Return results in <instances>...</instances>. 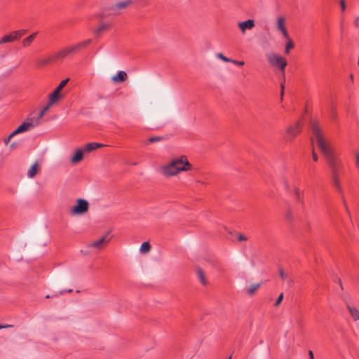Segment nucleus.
Instances as JSON below:
<instances>
[{
    "mask_svg": "<svg viewBox=\"0 0 359 359\" xmlns=\"http://www.w3.org/2000/svg\"><path fill=\"white\" fill-rule=\"evenodd\" d=\"M311 127L312 133L316 140L318 146L325 156L330 167L332 177H339V171L342 167L341 161L335 156L334 153L326 144L318 124L316 122H313Z\"/></svg>",
    "mask_w": 359,
    "mask_h": 359,
    "instance_id": "1",
    "label": "nucleus"
},
{
    "mask_svg": "<svg viewBox=\"0 0 359 359\" xmlns=\"http://www.w3.org/2000/svg\"><path fill=\"white\" fill-rule=\"evenodd\" d=\"M192 169L193 166L189 162L187 157L182 155L172 158L168 163L161 166L159 172L163 177L168 178L176 176L181 172L189 171Z\"/></svg>",
    "mask_w": 359,
    "mask_h": 359,
    "instance_id": "2",
    "label": "nucleus"
},
{
    "mask_svg": "<svg viewBox=\"0 0 359 359\" xmlns=\"http://www.w3.org/2000/svg\"><path fill=\"white\" fill-rule=\"evenodd\" d=\"M90 43H91V39H88V40L79 42L75 45L66 47L64 49H62L57 52L54 53L53 54L50 55L48 57H46V63L48 62H56L57 61L62 60L72 55L79 53L81 50L85 48Z\"/></svg>",
    "mask_w": 359,
    "mask_h": 359,
    "instance_id": "3",
    "label": "nucleus"
},
{
    "mask_svg": "<svg viewBox=\"0 0 359 359\" xmlns=\"http://www.w3.org/2000/svg\"><path fill=\"white\" fill-rule=\"evenodd\" d=\"M68 81L69 79L62 80L58 86L54 90V91L50 94L48 102L46 104V111L50 107L57 102L63 97L62 94L61 93V90L67 85Z\"/></svg>",
    "mask_w": 359,
    "mask_h": 359,
    "instance_id": "4",
    "label": "nucleus"
},
{
    "mask_svg": "<svg viewBox=\"0 0 359 359\" xmlns=\"http://www.w3.org/2000/svg\"><path fill=\"white\" fill-rule=\"evenodd\" d=\"M301 132L302 124L300 121H297L287 127L284 135V139L287 142H291L298 135L301 133Z\"/></svg>",
    "mask_w": 359,
    "mask_h": 359,
    "instance_id": "5",
    "label": "nucleus"
},
{
    "mask_svg": "<svg viewBox=\"0 0 359 359\" xmlns=\"http://www.w3.org/2000/svg\"><path fill=\"white\" fill-rule=\"evenodd\" d=\"M266 58L271 65L278 67L284 74L285 69L287 66V61L285 59L276 53H269L266 55Z\"/></svg>",
    "mask_w": 359,
    "mask_h": 359,
    "instance_id": "6",
    "label": "nucleus"
},
{
    "mask_svg": "<svg viewBox=\"0 0 359 359\" xmlns=\"http://www.w3.org/2000/svg\"><path fill=\"white\" fill-rule=\"evenodd\" d=\"M89 204L88 202L83 198H79L76 201V205L72 207L70 209V213L72 215H81L87 212L88 210Z\"/></svg>",
    "mask_w": 359,
    "mask_h": 359,
    "instance_id": "7",
    "label": "nucleus"
},
{
    "mask_svg": "<svg viewBox=\"0 0 359 359\" xmlns=\"http://www.w3.org/2000/svg\"><path fill=\"white\" fill-rule=\"evenodd\" d=\"M111 238L112 236H110V231H107L99 240L93 241L88 244V247L101 250L105 248V246L110 242Z\"/></svg>",
    "mask_w": 359,
    "mask_h": 359,
    "instance_id": "8",
    "label": "nucleus"
},
{
    "mask_svg": "<svg viewBox=\"0 0 359 359\" xmlns=\"http://www.w3.org/2000/svg\"><path fill=\"white\" fill-rule=\"evenodd\" d=\"M133 4L132 0H126L118 2L111 7L113 14H117L119 11L126 8Z\"/></svg>",
    "mask_w": 359,
    "mask_h": 359,
    "instance_id": "9",
    "label": "nucleus"
},
{
    "mask_svg": "<svg viewBox=\"0 0 359 359\" xmlns=\"http://www.w3.org/2000/svg\"><path fill=\"white\" fill-rule=\"evenodd\" d=\"M238 27L241 29L243 34H245L246 30H251L255 27V21L254 20L249 19L244 22H238Z\"/></svg>",
    "mask_w": 359,
    "mask_h": 359,
    "instance_id": "10",
    "label": "nucleus"
},
{
    "mask_svg": "<svg viewBox=\"0 0 359 359\" xmlns=\"http://www.w3.org/2000/svg\"><path fill=\"white\" fill-rule=\"evenodd\" d=\"M45 114V107L41 108L36 116H32L27 119L29 123L33 124V128L39 125L41 117Z\"/></svg>",
    "mask_w": 359,
    "mask_h": 359,
    "instance_id": "11",
    "label": "nucleus"
},
{
    "mask_svg": "<svg viewBox=\"0 0 359 359\" xmlns=\"http://www.w3.org/2000/svg\"><path fill=\"white\" fill-rule=\"evenodd\" d=\"M277 28L281 32L285 38L289 39V34L285 26V19L283 17H278L277 19Z\"/></svg>",
    "mask_w": 359,
    "mask_h": 359,
    "instance_id": "12",
    "label": "nucleus"
},
{
    "mask_svg": "<svg viewBox=\"0 0 359 359\" xmlns=\"http://www.w3.org/2000/svg\"><path fill=\"white\" fill-rule=\"evenodd\" d=\"M83 154H84V151H83V149H78L77 150H76L74 154L71 157L70 162L72 164H76V163H79L80 161H81L83 160Z\"/></svg>",
    "mask_w": 359,
    "mask_h": 359,
    "instance_id": "13",
    "label": "nucleus"
},
{
    "mask_svg": "<svg viewBox=\"0 0 359 359\" xmlns=\"http://www.w3.org/2000/svg\"><path fill=\"white\" fill-rule=\"evenodd\" d=\"M106 145L101 144V143L90 142L83 147V150L84 153L85 152L90 153L97 149H100V148L104 147Z\"/></svg>",
    "mask_w": 359,
    "mask_h": 359,
    "instance_id": "14",
    "label": "nucleus"
},
{
    "mask_svg": "<svg viewBox=\"0 0 359 359\" xmlns=\"http://www.w3.org/2000/svg\"><path fill=\"white\" fill-rule=\"evenodd\" d=\"M33 128V124L29 123L27 120L23 122L20 126H19L15 130V134L18 135L19 133H25L30 130Z\"/></svg>",
    "mask_w": 359,
    "mask_h": 359,
    "instance_id": "15",
    "label": "nucleus"
},
{
    "mask_svg": "<svg viewBox=\"0 0 359 359\" xmlns=\"http://www.w3.org/2000/svg\"><path fill=\"white\" fill-rule=\"evenodd\" d=\"M332 182L335 188L336 191L338 192V194L341 196L342 198H344V189L341 186V184L340 182V178L338 177H332ZM344 200V199H343ZM345 203V201H344Z\"/></svg>",
    "mask_w": 359,
    "mask_h": 359,
    "instance_id": "16",
    "label": "nucleus"
},
{
    "mask_svg": "<svg viewBox=\"0 0 359 359\" xmlns=\"http://www.w3.org/2000/svg\"><path fill=\"white\" fill-rule=\"evenodd\" d=\"M128 78L127 73L124 71H119L117 74L111 77V81L114 83H123Z\"/></svg>",
    "mask_w": 359,
    "mask_h": 359,
    "instance_id": "17",
    "label": "nucleus"
},
{
    "mask_svg": "<svg viewBox=\"0 0 359 359\" xmlns=\"http://www.w3.org/2000/svg\"><path fill=\"white\" fill-rule=\"evenodd\" d=\"M110 27L111 24L109 22H101L97 27L94 29V32L96 34H100V33L109 29Z\"/></svg>",
    "mask_w": 359,
    "mask_h": 359,
    "instance_id": "18",
    "label": "nucleus"
},
{
    "mask_svg": "<svg viewBox=\"0 0 359 359\" xmlns=\"http://www.w3.org/2000/svg\"><path fill=\"white\" fill-rule=\"evenodd\" d=\"M346 308H347L351 316L353 319V320L355 321V320H359V310L358 309H356L355 307L351 306L348 304L346 306Z\"/></svg>",
    "mask_w": 359,
    "mask_h": 359,
    "instance_id": "19",
    "label": "nucleus"
},
{
    "mask_svg": "<svg viewBox=\"0 0 359 359\" xmlns=\"http://www.w3.org/2000/svg\"><path fill=\"white\" fill-rule=\"evenodd\" d=\"M39 165L38 163H34L27 171V177L29 178H33L37 174L39 170Z\"/></svg>",
    "mask_w": 359,
    "mask_h": 359,
    "instance_id": "20",
    "label": "nucleus"
},
{
    "mask_svg": "<svg viewBox=\"0 0 359 359\" xmlns=\"http://www.w3.org/2000/svg\"><path fill=\"white\" fill-rule=\"evenodd\" d=\"M196 275H197V277H198V280H200L201 283L203 285H206L208 282H207L205 275V273L203 272V271L201 269L198 268L196 271Z\"/></svg>",
    "mask_w": 359,
    "mask_h": 359,
    "instance_id": "21",
    "label": "nucleus"
},
{
    "mask_svg": "<svg viewBox=\"0 0 359 359\" xmlns=\"http://www.w3.org/2000/svg\"><path fill=\"white\" fill-rule=\"evenodd\" d=\"M294 194L295 196L297 201L300 203H304L303 192L299 188H294Z\"/></svg>",
    "mask_w": 359,
    "mask_h": 359,
    "instance_id": "22",
    "label": "nucleus"
},
{
    "mask_svg": "<svg viewBox=\"0 0 359 359\" xmlns=\"http://www.w3.org/2000/svg\"><path fill=\"white\" fill-rule=\"evenodd\" d=\"M26 32H27V30H25V29H20V30L14 31L13 32H12L11 34L13 36V41H16V40L19 39Z\"/></svg>",
    "mask_w": 359,
    "mask_h": 359,
    "instance_id": "23",
    "label": "nucleus"
},
{
    "mask_svg": "<svg viewBox=\"0 0 359 359\" xmlns=\"http://www.w3.org/2000/svg\"><path fill=\"white\" fill-rule=\"evenodd\" d=\"M261 284L260 283H254L252 284L248 290L247 293L252 296L255 294V292L259 288Z\"/></svg>",
    "mask_w": 359,
    "mask_h": 359,
    "instance_id": "24",
    "label": "nucleus"
},
{
    "mask_svg": "<svg viewBox=\"0 0 359 359\" xmlns=\"http://www.w3.org/2000/svg\"><path fill=\"white\" fill-rule=\"evenodd\" d=\"M35 36H36V34H32L29 35L28 37L23 39L22 41V46L25 47L29 46L31 44V43L33 41V40L34 39Z\"/></svg>",
    "mask_w": 359,
    "mask_h": 359,
    "instance_id": "25",
    "label": "nucleus"
},
{
    "mask_svg": "<svg viewBox=\"0 0 359 359\" xmlns=\"http://www.w3.org/2000/svg\"><path fill=\"white\" fill-rule=\"evenodd\" d=\"M13 39L11 34L4 35L2 38L0 39V45L6 43L13 42Z\"/></svg>",
    "mask_w": 359,
    "mask_h": 359,
    "instance_id": "26",
    "label": "nucleus"
},
{
    "mask_svg": "<svg viewBox=\"0 0 359 359\" xmlns=\"http://www.w3.org/2000/svg\"><path fill=\"white\" fill-rule=\"evenodd\" d=\"M151 249V245L149 242H144L140 247V252L142 253H147Z\"/></svg>",
    "mask_w": 359,
    "mask_h": 359,
    "instance_id": "27",
    "label": "nucleus"
},
{
    "mask_svg": "<svg viewBox=\"0 0 359 359\" xmlns=\"http://www.w3.org/2000/svg\"><path fill=\"white\" fill-rule=\"evenodd\" d=\"M287 39L288 40V41L286 43L285 52L286 54H289L290 50L294 48V43L292 42V41L290 38Z\"/></svg>",
    "mask_w": 359,
    "mask_h": 359,
    "instance_id": "28",
    "label": "nucleus"
},
{
    "mask_svg": "<svg viewBox=\"0 0 359 359\" xmlns=\"http://www.w3.org/2000/svg\"><path fill=\"white\" fill-rule=\"evenodd\" d=\"M163 140V137L161 136H155V137H151L148 139L149 143H154L156 142H160Z\"/></svg>",
    "mask_w": 359,
    "mask_h": 359,
    "instance_id": "29",
    "label": "nucleus"
},
{
    "mask_svg": "<svg viewBox=\"0 0 359 359\" xmlns=\"http://www.w3.org/2000/svg\"><path fill=\"white\" fill-rule=\"evenodd\" d=\"M15 135H16V134H15L14 131L13 133H11L8 137H6L4 140V143L6 146L8 145V143L9 142L11 141V138L13 137H14Z\"/></svg>",
    "mask_w": 359,
    "mask_h": 359,
    "instance_id": "30",
    "label": "nucleus"
},
{
    "mask_svg": "<svg viewBox=\"0 0 359 359\" xmlns=\"http://www.w3.org/2000/svg\"><path fill=\"white\" fill-rule=\"evenodd\" d=\"M217 57L226 62H230V61H231V59L226 57L222 53H217Z\"/></svg>",
    "mask_w": 359,
    "mask_h": 359,
    "instance_id": "31",
    "label": "nucleus"
},
{
    "mask_svg": "<svg viewBox=\"0 0 359 359\" xmlns=\"http://www.w3.org/2000/svg\"><path fill=\"white\" fill-rule=\"evenodd\" d=\"M279 275H280L281 279L283 280H286L287 278V274L285 273V271L282 269H279Z\"/></svg>",
    "mask_w": 359,
    "mask_h": 359,
    "instance_id": "32",
    "label": "nucleus"
},
{
    "mask_svg": "<svg viewBox=\"0 0 359 359\" xmlns=\"http://www.w3.org/2000/svg\"><path fill=\"white\" fill-rule=\"evenodd\" d=\"M283 299V294L280 293L275 302V306H278L280 304V302H282Z\"/></svg>",
    "mask_w": 359,
    "mask_h": 359,
    "instance_id": "33",
    "label": "nucleus"
},
{
    "mask_svg": "<svg viewBox=\"0 0 359 359\" xmlns=\"http://www.w3.org/2000/svg\"><path fill=\"white\" fill-rule=\"evenodd\" d=\"M230 62H231L236 65H238V66H243L245 64L243 61H238V60H232V59H231V61H230Z\"/></svg>",
    "mask_w": 359,
    "mask_h": 359,
    "instance_id": "34",
    "label": "nucleus"
},
{
    "mask_svg": "<svg viewBox=\"0 0 359 359\" xmlns=\"http://www.w3.org/2000/svg\"><path fill=\"white\" fill-rule=\"evenodd\" d=\"M285 217L286 218L289 220V221H292V219H293V217H292V213L290 210H288L286 214H285Z\"/></svg>",
    "mask_w": 359,
    "mask_h": 359,
    "instance_id": "35",
    "label": "nucleus"
},
{
    "mask_svg": "<svg viewBox=\"0 0 359 359\" xmlns=\"http://www.w3.org/2000/svg\"><path fill=\"white\" fill-rule=\"evenodd\" d=\"M339 4L341 8L342 11H344L346 10V2L344 0H340Z\"/></svg>",
    "mask_w": 359,
    "mask_h": 359,
    "instance_id": "36",
    "label": "nucleus"
},
{
    "mask_svg": "<svg viewBox=\"0 0 359 359\" xmlns=\"http://www.w3.org/2000/svg\"><path fill=\"white\" fill-rule=\"evenodd\" d=\"M18 146V144L17 142H13L11 144H9L8 147L11 150L15 149Z\"/></svg>",
    "mask_w": 359,
    "mask_h": 359,
    "instance_id": "37",
    "label": "nucleus"
},
{
    "mask_svg": "<svg viewBox=\"0 0 359 359\" xmlns=\"http://www.w3.org/2000/svg\"><path fill=\"white\" fill-rule=\"evenodd\" d=\"M142 6H147L149 4L147 0H136Z\"/></svg>",
    "mask_w": 359,
    "mask_h": 359,
    "instance_id": "38",
    "label": "nucleus"
},
{
    "mask_svg": "<svg viewBox=\"0 0 359 359\" xmlns=\"http://www.w3.org/2000/svg\"><path fill=\"white\" fill-rule=\"evenodd\" d=\"M238 240L239 241H246L247 240V238L245 236L243 235V234H240L238 236Z\"/></svg>",
    "mask_w": 359,
    "mask_h": 359,
    "instance_id": "39",
    "label": "nucleus"
},
{
    "mask_svg": "<svg viewBox=\"0 0 359 359\" xmlns=\"http://www.w3.org/2000/svg\"><path fill=\"white\" fill-rule=\"evenodd\" d=\"M312 158L314 161H317L318 159V157L317 154L315 153L314 149L312 150Z\"/></svg>",
    "mask_w": 359,
    "mask_h": 359,
    "instance_id": "40",
    "label": "nucleus"
},
{
    "mask_svg": "<svg viewBox=\"0 0 359 359\" xmlns=\"http://www.w3.org/2000/svg\"><path fill=\"white\" fill-rule=\"evenodd\" d=\"M281 91H280V96H281V100L283 99V96L284 95V85L283 83H281Z\"/></svg>",
    "mask_w": 359,
    "mask_h": 359,
    "instance_id": "41",
    "label": "nucleus"
},
{
    "mask_svg": "<svg viewBox=\"0 0 359 359\" xmlns=\"http://www.w3.org/2000/svg\"><path fill=\"white\" fill-rule=\"evenodd\" d=\"M309 359H314L313 353L312 351H309Z\"/></svg>",
    "mask_w": 359,
    "mask_h": 359,
    "instance_id": "42",
    "label": "nucleus"
},
{
    "mask_svg": "<svg viewBox=\"0 0 359 359\" xmlns=\"http://www.w3.org/2000/svg\"><path fill=\"white\" fill-rule=\"evenodd\" d=\"M355 165L358 168H359V154H356V162Z\"/></svg>",
    "mask_w": 359,
    "mask_h": 359,
    "instance_id": "43",
    "label": "nucleus"
},
{
    "mask_svg": "<svg viewBox=\"0 0 359 359\" xmlns=\"http://www.w3.org/2000/svg\"><path fill=\"white\" fill-rule=\"evenodd\" d=\"M13 325H0V330L1 329H3V328H8V327H11Z\"/></svg>",
    "mask_w": 359,
    "mask_h": 359,
    "instance_id": "44",
    "label": "nucleus"
},
{
    "mask_svg": "<svg viewBox=\"0 0 359 359\" xmlns=\"http://www.w3.org/2000/svg\"><path fill=\"white\" fill-rule=\"evenodd\" d=\"M331 117L332 119H335L336 118V111L334 109H332V114L331 115Z\"/></svg>",
    "mask_w": 359,
    "mask_h": 359,
    "instance_id": "45",
    "label": "nucleus"
},
{
    "mask_svg": "<svg viewBox=\"0 0 359 359\" xmlns=\"http://www.w3.org/2000/svg\"><path fill=\"white\" fill-rule=\"evenodd\" d=\"M350 79H351L352 82L353 81V74L350 75Z\"/></svg>",
    "mask_w": 359,
    "mask_h": 359,
    "instance_id": "46",
    "label": "nucleus"
},
{
    "mask_svg": "<svg viewBox=\"0 0 359 359\" xmlns=\"http://www.w3.org/2000/svg\"><path fill=\"white\" fill-rule=\"evenodd\" d=\"M49 297H50V296L48 294H46V298L48 299Z\"/></svg>",
    "mask_w": 359,
    "mask_h": 359,
    "instance_id": "47",
    "label": "nucleus"
},
{
    "mask_svg": "<svg viewBox=\"0 0 359 359\" xmlns=\"http://www.w3.org/2000/svg\"><path fill=\"white\" fill-rule=\"evenodd\" d=\"M357 20H355V24L356 25H357V23H358V21H357Z\"/></svg>",
    "mask_w": 359,
    "mask_h": 359,
    "instance_id": "48",
    "label": "nucleus"
},
{
    "mask_svg": "<svg viewBox=\"0 0 359 359\" xmlns=\"http://www.w3.org/2000/svg\"><path fill=\"white\" fill-rule=\"evenodd\" d=\"M229 359H231V357H229Z\"/></svg>",
    "mask_w": 359,
    "mask_h": 359,
    "instance_id": "49",
    "label": "nucleus"
}]
</instances>
